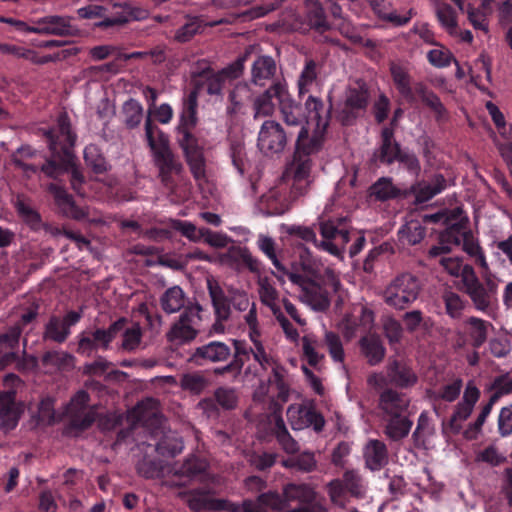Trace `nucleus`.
I'll list each match as a JSON object with an SVG mask.
<instances>
[{"label": "nucleus", "instance_id": "49", "mask_svg": "<svg viewBox=\"0 0 512 512\" xmlns=\"http://www.w3.org/2000/svg\"><path fill=\"white\" fill-rule=\"evenodd\" d=\"M391 75L399 93L407 100H413V91L411 79L408 71L398 64H392L390 67Z\"/></svg>", "mask_w": 512, "mask_h": 512}, {"label": "nucleus", "instance_id": "25", "mask_svg": "<svg viewBox=\"0 0 512 512\" xmlns=\"http://www.w3.org/2000/svg\"><path fill=\"white\" fill-rule=\"evenodd\" d=\"M215 491L209 487L197 488L188 491H179L177 497L184 500L188 507L194 512L203 510L215 511L217 498L212 495Z\"/></svg>", "mask_w": 512, "mask_h": 512}, {"label": "nucleus", "instance_id": "15", "mask_svg": "<svg viewBox=\"0 0 512 512\" xmlns=\"http://www.w3.org/2000/svg\"><path fill=\"white\" fill-rule=\"evenodd\" d=\"M322 240L317 243V248L335 257L343 258L346 245L352 239L351 233L345 229H338L332 221L320 223Z\"/></svg>", "mask_w": 512, "mask_h": 512}, {"label": "nucleus", "instance_id": "3", "mask_svg": "<svg viewBox=\"0 0 512 512\" xmlns=\"http://www.w3.org/2000/svg\"><path fill=\"white\" fill-rule=\"evenodd\" d=\"M481 279L475 270L466 275L462 283L463 291L468 295L476 310L487 312L496 300L500 279L490 267L482 268Z\"/></svg>", "mask_w": 512, "mask_h": 512}, {"label": "nucleus", "instance_id": "58", "mask_svg": "<svg viewBox=\"0 0 512 512\" xmlns=\"http://www.w3.org/2000/svg\"><path fill=\"white\" fill-rule=\"evenodd\" d=\"M227 300L239 312L247 311L253 303L247 291L231 285L227 286Z\"/></svg>", "mask_w": 512, "mask_h": 512}, {"label": "nucleus", "instance_id": "12", "mask_svg": "<svg viewBox=\"0 0 512 512\" xmlns=\"http://www.w3.org/2000/svg\"><path fill=\"white\" fill-rule=\"evenodd\" d=\"M428 256L438 264L445 273L451 277L460 278L462 283L466 275L474 271L471 265L463 262L462 257L452 255L449 246L444 244L443 241L439 245L431 247L428 251Z\"/></svg>", "mask_w": 512, "mask_h": 512}, {"label": "nucleus", "instance_id": "33", "mask_svg": "<svg viewBox=\"0 0 512 512\" xmlns=\"http://www.w3.org/2000/svg\"><path fill=\"white\" fill-rule=\"evenodd\" d=\"M231 355L230 347L219 341H212L208 344L198 347L194 353L196 359H204L210 362H222Z\"/></svg>", "mask_w": 512, "mask_h": 512}, {"label": "nucleus", "instance_id": "27", "mask_svg": "<svg viewBox=\"0 0 512 512\" xmlns=\"http://www.w3.org/2000/svg\"><path fill=\"white\" fill-rule=\"evenodd\" d=\"M48 191L53 195L56 204L65 216L76 220L87 217V211L77 207L72 196L62 186L51 183L48 186Z\"/></svg>", "mask_w": 512, "mask_h": 512}, {"label": "nucleus", "instance_id": "23", "mask_svg": "<svg viewBox=\"0 0 512 512\" xmlns=\"http://www.w3.org/2000/svg\"><path fill=\"white\" fill-rule=\"evenodd\" d=\"M23 412L22 405L15 400V392L0 393V429L8 432L16 428Z\"/></svg>", "mask_w": 512, "mask_h": 512}, {"label": "nucleus", "instance_id": "17", "mask_svg": "<svg viewBox=\"0 0 512 512\" xmlns=\"http://www.w3.org/2000/svg\"><path fill=\"white\" fill-rule=\"evenodd\" d=\"M286 86L285 81L273 82L266 90L252 98V111L255 120L271 117L274 114L276 104L273 99L276 98L278 106H280Z\"/></svg>", "mask_w": 512, "mask_h": 512}, {"label": "nucleus", "instance_id": "9", "mask_svg": "<svg viewBox=\"0 0 512 512\" xmlns=\"http://www.w3.org/2000/svg\"><path fill=\"white\" fill-rule=\"evenodd\" d=\"M125 325V319H119L107 329L83 331L78 335L77 352L81 355L91 356L98 349L107 350L113 339L120 333Z\"/></svg>", "mask_w": 512, "mask_h": 512}, {"label": "nucleus", "instance_id": "31", "mask_svg": "<svg viewBox=\"0 0 512 512\" xmlns=\"http://www.w3.org/2000/svg\"><path fill=\"white\" fill-rule=\"evenodd\" d=\"M22 328L20 324L11 326L5 333L0 334V353L3 354V362H12L17 358L15 349L19 345Z\"/></svg>", "mask_w": 512, "mask_h": 512}, {"label": "nucleus", "instance_id": "48", "mask_svg": "<svg viewBox=\"0 0 512 512\" xmlns=\"http://www.w3.org/2000/svg\"><path fill=\"white\" fill-rule=\"evenodd\" d=\"M437 19L441 26L450 34H458V23L454 9L447 3L439 2L435 6Z\"/></svg>", "mask_w": 512, "mask_h": 512}, {"label": "nucleus", "instance_id": "51", "mask_svg": "<svg viewBox=\"0 0 512 512\" xmlns=\"http://www.w3.org/2000/svg\"><path fill=\"white\" fill-rule=\"evenodd\" d=\"M399 190L393 185L392 179L382 177L378 179L369 189V196L377 201H387L395 198Z\"/></svg>", "mask_w": 512, "mask_h": 512}, {"label": "nucleus", "instance_id": "53", "mask_svg": "<svg viewBox=\"0 0 512 512\" xmlns=\"http://www.w3.org/2000/svg\"><path fill=\"white\" fill-rule=\"evenodd\" d=\"M203 21L198 16L187 17V22L182 25L175 32L174 38L176 41L185 43L190 41L196 34H198L204 27Z\"/></svg>", "mask_w": 512, "mask_h": 512}, {"label": "nucleus", "instance_id": "28", "mask_svg": "<svg viewBox=\"0 0 512 512\" xmlns=\"http://www.w3.org/2000/svg\"><path fill=\"white\" fill-rule=\"evenodd\" d=\"M252 99V91L250 86L245 82H240L231 90L229 94V105L226 112L231 117L244 115L246 105Z\"/></svg>", "mask_w": 512, "mask_h": 512}, {"label": "nucleus", "instance_id": "64", "mask_svg": "<svg viewBox=\"0 0 512 512\" xmlns=\"http://www.w3.org/2000/svg\"><path fill=\"white\" fill-rule=\"evenodd\" d=\"M415 90L420 95L423 102L428 105L439 117H442L445 114V108L435 93L429 91L421 83L415 86Z\"/></svg>", "mask_w": 512, "mask_h": 512}, {"label": "nucleus", "instance_id": "41", "mask_svg": "<svg viewBox=\"0 0 512 512\" xmlns=\"http://www.w3.org/2000/svg\"><path fill=\"white\" fill-rule=\"evenodd\" d=\"M360 346L370 365H377L383 360L385 348L378 336L370 334L363 337Z\"/></svg>", "mask_w": 512, "mask_h": 512}, {"label": "nucleus", "instance_id": "20", "mask_svg": "<svg viewBox=\"0 0 512 512\" xmlns=\"http://www.w3.org/2000/svg\"><path fill=\"white\" fill-rule=\"evenodd\" d=\"M89 395L86 391H78L66 406L65 413L70 417L74 427L85 429L95 420V414L88 409Z\"/></svg>", "mask_w": 512, "mask_h": 512}, {"label": "nucleus", "instance_id": "2", "mask_svg": "<svg viewBox=\"0 0 512 512\" xmlns=\"http://www.w3.org/2000/svg\"><path fill=\"white\" fill-rule=\"evenodd\" d=\"M249 347H236L235 359L232 363L226 365L222 372L235 369L239 374L244 368V378L255 379L262 377L268 370L271 371L269 382L274 383L278 389V398L282 402L289 399L290 389L286 381V370L273 353V350L267 346L262 337L250 338Z\"/></svg>", "mask_w": 512, "mask_h": 512}, {"label": "nucleus", "instance_id": "44", "mask_svg": "<svg viewBox=\"0 0 512 512\" xmlns=\"http://www.w3.org/2000/svg\"><path fill=\"white\" fill-rule=\"evenodd\" d=\"M382 143L379 150V159L381 162L391 164L397 160L401 153L400 146L393 141V130L384 128L381 133Z\"/></svg>", "mask_w": 512, "mask_h": 512}, {"label": "nucleus", "instance_id": "37", "mask_svg": "<svg viewBox=\"0 0 512 512\" xmlns=\"http://www.w3.org/2000/svg\"><path fill=\"white\" fill-rule=\"evenodd\" d=\"M445 179L442 175H436L430 182H421L413 187L415 202L425 203L439 194L445 188Z\"/></svg>", "mask_w": 512, "mask_h": 512}, {"label": "nucleus", "instance_id": "59", "mask_svg": "<svg viewBox=\"0 0 512 512\" xmlns=\"http://www.w3.org/2000/svg\"><path fill=\"white\" fill-rule=\"evenodd\" d=\"M490 10H484L481 7L476 8L472 4H468L466 7V14L470 24L475 30H480L485 34L489 32V22L487 14Z\"/></svg>", "mask_w": 512, "mask_h": 512}, {"label": "nucleus", "instance_id": "18", "mask_svg": "<svg viewBox=\"0 0 512 512\" xmlns=\"http://www.w3.org/2000/svg\"><path fill=\"white\" fill-rule=\"evenodd\" d=\"M479 397L480 390L473 382H468L462 399L455 406L454 412L448 423V427L453 433L460 432L463 422H465L472 414Z\"/></svg>", "mask_w": 512, "mask_h": 512}, {"label": "nucleus", "instance_id": "10", "mask_svg": "<svg viewBox=\"0 0 512 512\" xmlns=\"http://www.w3.org/2000/svg\"><path fill=\"white\" fill-rule=\"evenodd\" d=\"M59 130L61 137H59V144L64 153V156L68 157V171L71 174V187L79 195H84L83 185L85 183V177L81 170L75 165L73 159L69 153V149L72 148L76 141V135L71 130L69 118L66 114L59 116Z\"/></svg>", "mask_w": 512, "mask_h": 512}, {"label": "nucleus", "instance_id": "57", "mask_svg": "<svg viewBox=\"0 0 512 512\" xmlns=\"http://www.w3.org/2000/svg\"><path fill=\"white\" fill-rule=\"evenodd\" d=\"M427 60L436 68H446L450 66L452 62L457 63L452 52L448 48L439 44L427 52Z\"/></svg>", "mask_w": 512, "mask_h": 512}, {"label": "nucleus", "instance_id": "54", "mask_svg": "<svg viewBox=\"0 0 512 512\" xmlns=\"http://www.w3.org/2000/svg\"><path fill=\"white\" fill-rule=\"evenodd\" d=\"M398 235L402 243L416 245L424 238L425 229L418 221H411L399 230Z\"/></svg>", "mask_w": 512, "mask_h": 512}, {"label": "nucleus", "instance_id": "29", "mask_svg": "<svg viewBox=\"0 0 512 512\" xmlns=\"http://www.w3.org/2000/svg\"><path fill=\"white\" fill-rule=\"evenodd\" d=\"M276 73V63L270 56L257 57L251 67V82L258 86H264Z\"/></svg>", "mask_w": 512, "mask_h": 512}, {"label": "nucleus", "instance_id": "11", "mask_svg": "<svg viewBox=\"0 0 512 512\" xmlns=\"http://www.w3.org/2000/svg\"><path fill=\"white\" fill-rule=\"evenodd\" d=\"M288 143V135L283 126L275 120H266L260 127L257 139L259 150L267 155L274 156L284 151Z\"/></svg>", "mask_w": 512, "mask_h": 512}, {"label": "nucleus", "instance_id": "47", "mask_svg": "<svg viewBox=\"0 0 512 512\" xmlns=\"http://www.w3.org/2000/svg\"><path fill=\"white\" fill-rule=\"evenodd\" d=\"M274 433L282 449L289 454H295L299 451L297 441L288 432L285 422L280 415L275 416Z\"/></svg>", "mask_w": 512, "mask_h": 512}, {"label": "nucleus", "instance_id": "60", "mask_svg": "<svg viewBox=\"0 0 512 512\" xmlns=\"http://www.w3.org/2000/svg\"><path fill=\"white\" fill-rule=\"evenodd\" d=\"M327 493L331 502L339 507H345L348 504V491L345 487L344 479H334L326 485Z\"/></svg>", "mask_w": 512, "mask_h": 512}, {"label": "nucleus", "instance_id": "56", "mask_svg": "<svg viewBox=\"0 0 512 512\" xmlns=\"http://www.w3.org/2000/svg\"><path fill=\"white\" fill-rule=\"evenodd\" d=\"M207 464L196 457L188 458L180 467L174 469V475L184 476L193 480L205 472Z\"/></svg>", "mask_w": 512, "mask_h": 512}, {"label": "nucleus", "instance_id": "50", "mask_svg": "<svg viewBox=\"0 0 512 512\" xmlns=\"http://www.w3.org/2000/svg\"><path fill=\"white\" fill-rule=\"evenodd\" d=\"M163 433V437L156 444L157 452L162 456H171L179 454L183 450L182 439L174 432Z\"/></svg>", "mask_w": 512, "mask_h": 512}, {"label": "nucleus", "instance_id": "45", "mask_svg": "<svg viewBox=\"0 0 512 512\" xmlns=\"http://www.w3.org/2000/svg\"><path fill=\"white\" fill-rule=\"evenodd\" d=\"M466 324L472 346L479 348L487 339L489 328L492 327L491 323L477 317H470Z\"/></svg>", "mask_w": 512, "mask_h": 512}, {"label": "nucleus", "instance_id": "22", "mask_svg": "<svg viewBox=\"0 0 512 512\" xmlns=\"http://www.w3.org/2000/svg\"><path fill=\"white\" fill-rule=\"evenodd\" d=\"M442 239L453 241L455 244H462L463 250L471 257H473L476 263L481 268H488V262L485 254L479 245V242L474 238L470 231H462L459 228L451 227Z\"/></svg>", "mask_w": 512, "mask_h": 512}, {"label": "nucleus", "instance_id": "21", "mask_svg": "<svg viewBox=\"0 0 512 512\" xmlns=\"http://www.w3.org/2000/svg\"><path fill=\"white\" fill-rule=\"evenodd\" d=\"M45 135L49 141V148L52 152V159L46 160L45 163L38 166L39 171H41L45 176L49 178L57 179L60 175L69 169L67 156H65V160H63L61 163H57L56 161V156L59 154V150L62 151L58 139L61 137L59 121L57 122V126L55 128L45 131Z\"/></svg>", "mask_w": 512, "mask_h": 512}, {"label": "nucleus", "instance_id": "16", "mask_svg": "<svg viewBox=\"0 0 512 512\" xmlns=\"http://www.w3.org/2000/svg\"><path fill=\"white\" fill-rule=\"evenodd\" d=\"M286 414L293 430H303L312 426L314 431L321 432L325 425L324 417L311 404H291Z\"/></svg>", "mask_w": 512, "mask_h": 512}, {"label": "nucleus", "instance_id": "40", "mask_svg": "<svg viewBox=\"0 0 512 512\" xmlns=\"http://www.w3.org/2000/svg\"><path fill=\"white\" fill-rule=\"evenodd\" d=\"M499 400V393H493L488 402L482 406L480 413L478 414L476 420L473 423H470L468 427L464 430L463 436L467 440H474L478 437V435L482 431V427L486 422L487 417L490 415L493 406Z\"/></svg>", "mask_w": 512, "mask_h": 512}, {"label": "nucleus", "instance_id": "38", "mask_svg": "<svg viewBox=\"0 0 512 512\" xmlns=\"http://www.w3.org/2000/svg\"><path fill=\"white\" fill-rule=\"evenodd\" d=\"M37 158L42 159L43 157L38 151L32 149L30 146H22L12 155L13 163L18 168L22 169L27 176H31L39 172L38 165L36 163L29 162V160Z\"/></svg>", "mask_w": 512, "mask_h": 512}, {"label": "nucleus", "instance_id": "6", "mask_svg": "<svg viewBox=\"0 0 512 512\" xmlns=\"http://www.w3.org/2000/svg\"><path fill=\"white\" fill-rule=\"evenodd\" d=\"M201 312L200 304L189 303L167 332V340L177 346L193 341L201 329Z\"/></svg>", "mask_w": 512, "mask_h": 512}, {"label": "nucleus", "instance_id": "43", "mask_svg": "<svg viewBox=\"0 0 512 512\" xmlns=\"http://www.w3.org/2000/svg\"><path fill=\"white\" fill-rule=\"evenodd\" d=\"M385 420V434L394 441L405 438L409 434L413 424L405 414L387 417Z\"/></svg>", "mask_w": 512, "mask_h": 512}, {"label": "nucleus", "instance_id": "36", "mask_svg": "<svg viewBox=\"0 0 512 512\" xmlns=\"http://www.w3.org/2000/svg\"><path fill=\"white\" fill-rule=\"evenodd\" d=\"M387 373L391 382L402 388L413 386L417 382V375L414 371L398 361L389 363Z\"/></svg>", "mask_w": 512, "mask_h": 512}, {"label": "nucleus", "instance_id": "4", "mask_svg": "<svg viewBox=\"0 0 512 512\" xmlns=\"http://www.w3.org/2000/svg\"><path fill=\"white\" fill-rule=\"evenodd\" d=\"M145 136L159 168L161 179L165 185H168L170 174H180L182 165L171 152L167 137L153 126L149 116L145 120Z\"/></svg>", "mask_w": 512, "mask_h": 512}, {"label": "nucleus", "instance_id": "61", "mask_svg": "<svg viewBox=\"0 0 512 512\" xmlns=\"http://www.w3.org/2000/svg\"><path fill=\"white\" fill-rule=\"evenodd\" d=\"M345 487L348 493L355 498H364L366 494V486L363 479L354 471H347L343 475Z\"/></svg>", "mask_w": 512, "mask_h": 512}, {"label": "nucleus", "instance_id": "5", "mask_svg": "<svg viewBox=\"0 0 512 512\" xmlns=\"http://www.w3.org/2000/svg\"><path fill=\"white\" fill-rule=\"evenodd\" d=\"M419 278L409 272H404L393 278L383 291L384 302L395 308L405 309L415 302L421 292Z\"/></svg>", "mask_w": 512, "mask_h": 512}, {"label": "nucleus", "instance_id": "7", "mask_svg": "<svg viewBox=\"0 0 512 512\" xmlns=\"http://www.w3.org/2000/svg\"><path fill=\"white\" fill-rule=\"evenodd\" d=\"M317 493L308 484L289 483L283 487L284 512H328L316 501Z\"/></svg>", "mask_w": 512, "mask_h": 512}, {"label": "nucleus", "instance_id": "39", "mask_svg": "<svg viewBox=\"0 0 512 512\" xmlns=\"http://www.w3.org/2000/svg\"><path fill=\"white\" fill-rule=\"evenodd\" d=\"M320 66L312 59L305 61L304 67L297 80L298 96L301 98L309 93L317 84Z\"/></svg>", "mask_w": 512, "mask_h": 512}, {"label": "nucleus", "instance_id": "19", "mask_svg": "<svg viewBox=\"0 0 512 512\" xmlns=\"http://www.w3.org/2000/svg\"><path fill=\"white\" fill-rule=\"evenodd\" d=\"M82 317L81 312L69 311L63 318L52 316L45 325L43 338L56 343H63L70 335L71 327L76 325Z\"/></svg>", "mask_w": 512, "mask_h": 512}, {"label": "nucleus", "instance_id": "32", "mask_svg": "<svg viewBox=\"0 0 512 512\" xmlns=\"http://www.w3.org/2000/svg\"><path fill=\"white\" fill-rule=\"evenodd\" d=\"M367 1L369 2L372 9L379 17L393 23L396 26H403L407 24L415 14L412 8L407 10L404 14H399L396 11H390L389 3L386 2L385 0Z\"/></svg>", "mask_w": 512, "mask_h": 512}, {"label": "nucleus", "instance_id": "63", "mask_svg": "<svg viewBox=\"0 0 512 512\" xmlns=\"http://www.w3.org/2000/svg\"><path fill=\"white\" fill-rule=\"evenodd\" d=\"M446 313L451 318H459L464 310L465 301L459 294L453 291H445L443 296Z\"/></svg>", "mask_w": 512, "mask_h": 512}, {"label": "nucleus", "instance_id": "8", "mask_svg": "<svg viewBox=\"0 0 512 512\" xmlns=\"http://www.w3.org/2000/svg\"><path fill=\"white\" fill-rule=\"evenodd\" d=\"M289 281L298 290V298L315 311H324L330 306L329 291L316 279L299 273H288Z\"/></svg>", "mask_w": 512, "mask_h": 512}, {"label": "nucleus", "instance_id": "52", "mask_svg": "<svg viewBox=\"0 0 512 512\" xmlns=\"http://www.w3.org/2000/svg\"><path fill=\"white\" fill-rule=\"evenodd\" d=\"M143 112V106L140 102L130 98L122 106L124 124L130 129L139 126L143 120Z\"/></svg>", "mask_w": 512, "mask_h": 512}, {"label": "nucleus", "instance_id": "26", "mask_svg": "<svg viewBox=\"0 0 512 512\" xmlns=\"http://www.w3.org/2000/svg\"><path fill=\"white\" fill-rule=\"evenodd\" d=\"M409 398L393 389L384 390L379 398V407L385 418L405 414L409 406Z\"/></svg>", "mask_w": 512, "mask_h": 512}, {"label": "nucleus", "instance_id": "55", "mask_svg": "<svg viewBox=\"0 0 512 512\" xmlns=\"http://www.w3.org/2000/svg\"><path fill=\"white\" fill-rule=\"evenodd\" d=\"M84 159L87 166L90 167L95 174H102L108 169L104 156L101 154L99 148L94 144H90L85 147Z\"/></svg>", "mask_w": 512, "mask_h": 512}, {"label": "nucleus", "instance_id": "24", "mask_svg": "<svg viewBox=\"0 0 512 512\" xmlns=\"http://www.w3.org/2000/svg\"><path fill=\"white\" fill-rule=\"evenodd\" d=\"M128 418L133 424L162 427V416L159 413L158 401L153 398H147L138 403L129 412Z\"/></svg>", "mask_w": 512, "mask_h": 512}, {"label": "nucleus", "instance_id": "46", "mask_svg": "<svg viewBox=\"0 0 512 512\" xmlns=\"http://www.w3.org/2000/svg\"><path fill=\"white\" fill-rule=\"evenodd\" d=\"M305 6L309 25L317 31L323 32L328 30L329 23L319 0H306Z\"/></svg>", "mask_w": 512, "mask_h": 512}, {"label": "nucleus", "instance_id": "42", "mask_svg": "<svg viewBox=\"0 0 512 512\" xmlns=\"http://www.w3.org/2000/svg\"><path fill=\"white\" fill-rule=\"evenodd\" d=\"M258 295L261 303L268 307L272 314L281 310L279 306V293L267 277H260L257 281Z\"/></svg>", "mask_w": 512, "mask_h": 512}, {"label": "nucleus", "instance_id": "1", "mask_svg": "<svg viewBox=\"0 0 512 512\" xmlns=\"http://www.w3.org/2000/svg\"><path fill=\"white\" fill-rule=\"evenodd\" d=\"M279 111L287 126L300 128L296 143L302 151H320L330 122V110L322 99L309 95L302 106L292 98L286 86Z\"/></svg>", "mask_w": 512, "mask_h": 512}, {"label": "nucleus", "instance_id": "13", "mask_svg": "<svg viewBox=\"0 0 512 512\" xmlns=\"http://www.w3.org/2000/svg\"><path fill=\"white\" fill-rule=\"evenodd\" d=\"M29 33L55 36H78L80 29L74 23V19L65 15H47L34 21Z\"/></svg>", "mask_w": 512, "mask_h": 512}, {"label": "nucleus", "instance_id": "34", "mask_svg": "<svg viewBox=\"0 0 512 512\" xmlns=\"http://www.w3.org/2000/svg\"><path fill=\"white\" fill-rule=\"evenodd\" d=\"M364 457L370 470L381 469L388 461L386 446L378 440H370L364 449Z\"/></svg>", "mask_w": 512, "mask_h": 512}, {"label": "nucleus", "instance_id": "30", "mask_svg": "<svg viewBox=\"0 0 512 512\" xmlns=\"http://www.w3.org/2000/svg\"><path fill=\"white\" fill-rule=\"evenodd\" d=\"M14 208L21 219L33 230H40L46 227L41 220L40 214L33 208L31 201L23 195H17L13 200Z\"/></svg>", "mask_w": 512, "mask_h": 512}, {"label": "nucleus", "instance_id": "62", "mask_svg": "<svg viewBox=\"0 0 512 512\" xmlns=\"http://www.w3.org/2000/svg\"><path fill=\"white\" fill-rule=\"evenodd\" d=\"M197 94L191 92L184 102L183 111L180 117V124L183 126H195L197 123Z\"/></svg>", "mask_w": 512, "mask_h": 512}, {"label": "nucleus", "instance_id": "35", "mask_svg": "<svg viewBox=\"0 0 512 512\" xmlns=\"http://www.w3.org/2000/svg\"><path fill=\"white\" fill-rule=\"evenodd\" d=\"M160 306L167 314H174L182 308L185 309L187 305L183 289L177 285L168 288L160 297Z\"/></svg>", "mask_w": 512, "mask_h": 512}, {"label": "nucleus", "instance_id": "14", "mask_svg": "<svg viewBox=\"0 0 512 512\" xmlns=\"http://www.w3.org/2000/svg\"><path fill=\"white\" fill-rule=\"evenodd\" d=\"M315 153L302 151L298 143H296V152L289 168V174L293 180L292 190L297 195L306 193L312 183L311 173L313 164L310 155Z\"/></svg>", "mask_w": 512, "mask_h": 512}]
</instances>
